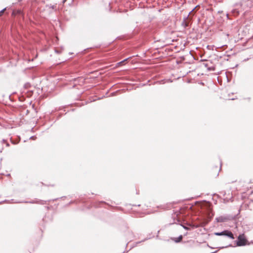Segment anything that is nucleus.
<instances>
[{"instance_id": "4", "label": "nucleus", "mask_w": 253, "mask_h": 253, "mask_svg": "<svg viewBox=\"0 0 253 253\" xmlns=\"http://www.w3.org/2000/svg\"><path fill=\"white\" fill-rule=\"evenodd\" d=\"M126 60H124V61H122V62H120L118 63V65L119 66L121 65H122V64L124 62H125Z\"/></svg>"}, {"instance_id": "2", "label": "nucleus", "mask_w": 253, "mask_h": 253, "mask_svg": "<svg viewBox=\"0 0 253 253\" xmlns=\"http://www.w3.org/2000/svg\"><path fill=\"white\" fill-rule=\"evenodd\" d=\"M214 234L217 236L225 235L229 237L232 239H234V237L232 233L228 230H225L221 232H216Z\"/></svg>"}, {"instance_id": "5", "label": "nucleus", "mask_w": 253, "mask_h": 253, "mask_svg": "<svg viewBox=\"0 0 253 253\" xmlns=\"http://www.w3.org/2000/svg\"><path fill=\"white\" fill-rule=\"evenodd\" d=\"M4 10H5V9H3V10H2L0 12V16H1V15L2 14V13H3V11H4Z\"/></svg>"}, {"instance_id": "1", "label": "nucleus", "mask_w": 253, "mask_h": 253, "mask_svg": "<svg viewBox=\"0 0 253 253\" xmlns=\"http://www.w3.org/2000/svg\"><path fill=\"white\" fill-rule=\"evenodd\" d=\"M247 240L246 239L244 234H241L238 237V241L237 245L238 246H243L247 244Z\"/></svg>"}, {"instance_id": "3", "label": "nucleus", "mask_w": 253, "mask_h": 253, "mask_svg": "<svg viewBox=\"0 0 253 253\" xmlns=\"http://www.w3.org/2000/svg\"><path fill=\"white\" fill-rule=\"evenodd\" d=\"M182 237L181 236H180V237H179V238H178V241H177L176 242H179V241H180L182 240Z\"/></svg>"}]
</instances>
